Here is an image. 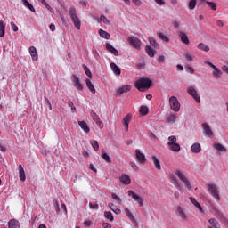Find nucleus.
Segmentation results:
<instances>
[{
	"instance_id": "1",
	"label": "nucleus",
	"mask_w": 228,
	"mask_h": 228,
	"mask_svg": "<svg viewBox=\"0 0 228 228\" xmlns=\"http://www.w3.org/2000/svg\"><path fill=\"white\" fill-rule=\"evenodd\" d=\"M152 86V80L149 78H140L135 82V88L139 90V92H145V90H149Z\"/></svg>"
},
{
	"instance_id": "2",
	"label": "nucleus",
	"mask_w": 228,
	"mask_h": 228,
	"mask_svg": "<svg viewBox=\"0 0 228 228\" xmlns=\"http://www.w3.org/2000/svg\"><path fill=\"white\" fill-rule=\"evenodd\" d=\"M208 192L213 199H216L218 202L220 200V191H218V187L215 183H207Z\"/></svg>"
},
{
	"instance_id": "3",
	"label": "nucleus",
	"mask_w": 228,
	"mask_h": 228,
	"mask_svg": "<svg viewBox=\"0 0 228 228\" xmlns=\"http://www.w3.org/2000/svg\"><path fill=\"white\" fill-rule=\"evenodd\" d=\"M71 20L77 29H81V20H79V17H77V13L76 12V8L70 7L69 12Z\"/></svg>"
},
{
	"instance_id": "4",
	"label": "nucleus",
	"mask_w": 228,
	"mask_h": 228,
	"mask_svg": "<svg viewBox=\"0 0 228 228\" xmlns=\"http://www.w3.org/2000/svg\"><path fill=\"white\" fill-rule=\"evenodd\" d=\"M175 175L177 177H179L180 181L183 182L187 190H191V184L190 183V181H188V178H186L184 175V172L181 171V169H177Z\"/></svg>"
},
{
	"instance_id": "5",
	"label": "nucleus",
	"mask_w": 228,
	"mask_h": 228,
	"mask_svg": "<svg viewBox=\"0 0 228 228\" xmlns=\"http://www.w3.org/2000/svg\"><path fill=\"white\" fill-rule=\"evenodd\" d=\"M169 104L173 111L177 112L181 110V103H179V100H177V97L175 96H171L169 98Z\"/></svg>"
},
{
	"instance_id": "6",
	"label": "nucleus",
	"mask_w": 228,
	"mask_h": 228,
	"mask_svg": "<svg viewBox=\"0 0 228 228\" xmlns=\"http://www.w3.org/2000/svg\"><path fill=\"white\" fill-rule=\"evenodd\" d=\"M187 94H189V95H191V97H192L194 99V101H196V102H198V104H200V95H199V93H197V89H195V87L189 86L187 88Z\"/></svg>"
},
{
	"instance_id": "7",
	"label": "nucleus",
	"mask_w": 228,
	"mask_h": 228,
	"mask_svg": "<svg viewBox=\"0 0 228 228\" xmlns=\"http://www.w3.org/2000/svg\"><path fill=\"white\" fill-rule=\"evenodd\" d=\"M205 64L208 65V67H211V69H214L213 77H215V79H220V77H222V70H220V69L216 68V66H215V64H213L212 62H209V61H205Z\"/></svg>"
},
{
	"instance_id": "8",
	"label": "nucleus",
	"mask_w": 228,
	"mask_h": 228,
	"mask_svg": "<svg viewBox=\"0 0 228 228\" xmlns=\"http://www.w3.org/2000/svg\"><path fill=\"white\" fill-rule=\"evenodd\" d=\"M128 197H132L135 202H137L139 208L143 206V199L140 197L138 194L134 193L133 191H128Z\"/></svg>"
},
{
	"instance_id": "9",
	"label": "nucleus",
	"mask_w": 228,
	"mask_h": 228,
	"mask_svg": "<svg viewBox=\"0 0 228 228\" xmlns=\"http://www.w3.org/2000/svg\"><path fill=\"white\" fill-rule=\"evenodd\" d=\"M128 43L134 49H140V45H142V42L136 37H128Z\"/></svg>"
},
{
	"instance_id": "10",
	"label": "nucleus",
	"mask_w": 228,
	"mask_h": 228,
	"mask_svg": "<svg viewBox=\"0 0 228 228\" xmlns=\"http://www.w3.org/2000/svg\"><path fill=\"white\" fill-rule=\"evenodd\" d=\"M91 117L95 124H97L98 127H100V129H102V127H104V125L101 122V118H99V115L94 112V110L91 111Z\"/></svg>"
},
{
	"instance_id": "11",
	"label": "nucleus",
	"mask_w": 228,
	"mask_h": 228,
	"mask_svg": "<svg viewBox=\"0 0 228 228\" xmlns=\"http://www.w3.org/2000/svg\"><path fill=\"white\" fill-rule=\"evenodd\" d=\"M72 81L75 88L78 89L80 92L83 91V85L79 81V77H77V76L73 75Z\"/></svg>"
},
{
	"instance_id": "12",
	"label": "nucleus",
	"mask_w": 228,
	"mask_h": 228,
	"mask_svg": "<svg viewBox=\"0 0 228 228\" xmlns=\"http://www.w3.org/2000/svg\"><path fill=\"white\" fill-rule=\"evenodd\" d=\"M202 127H203V131L205 133V136L211 138V136H213V131L211 130V127H209V125L208 123H204L202 125Z\"/></svg>"
},
{
	"instance_id": "13",
	"label": "nucleus",
	"mask_w": 228,
	"mask_h": 228,
	"mask_svg": "<svg viewBox=\"0 0 228 228\" xmlns=\"http://www.w3.org/2000/svg\"><path fill=\"white\" fill-rule=\"evenodd\" d=\"M119 181H121V183L126 185L131 184V177L129 175L122 174L119 177Z\"/></svg>"
},
{
	"instance_id": "14",
	"label": "nucleus",
	"mask_w": 228,
	"mask_h": 228,
	"mask_svg": "<svg viewBox=\"0 0 228 228\" xmlns=\"http://www.w3.org/2000/svg\"><path fill=\"white\" fill-rule=\"evenodd\" d=\"M105 47H106L107 51H109V53H111L112 54H114V56H118V51L113 45H111V44L106 43Z\"/></svg>"
},
{
	"instance_id": "15",
	"label": "nucleus",
	"mask_w": 228,
	"mask_h": 228,
	"mask_svg": "<svg viewBox=\"0 0 228 228\" xmlns=\"http://www.w3.org/2000/svg\"><path fill=\"white\" fill-rule=\"evenodd\" d=\"M19 177L20 181H21L22 183L26 181V171H24V167H22V165L19 166Z\"/></svg>"
},
{
	"instance_id": "16",
	"label": "nucleus",
	"mask_w": 228,
	"mask_h": 228,
	"mask_svg": "<svg viewBox=\"0 0 228 228\" xmlns=\"http://www.w3.org/2000/svg\"><path fill=\"white\" fill-rule=\"evenodd\" d=\"M191 152H193V154H199V152L202 151V147L200 146V143L195 142L194 144L191 145Z\"/></svg>"
},
{
	"instance_id": "17",
	"label": "nucleus",
	"mask_w": 228,
	"mask_h": 228,
	"mask_svg": "<svg viewBox=\"0 0 228 228\" xmlns=\"http://www.w3.org/2000/svg\"><path fill=\"white\" fill-rule=\"evenodd\" d=\"M29 53L34 61H37V60H38V53H37V48L35 46L29 47Z\"/></svg>"
},
{
	"instance_id": "18",
	"label": "nucleus",
	"mask_w": 228,
	"mask_h": 228,
	"mask_svg": "<svg viewBox=\"0 0 228 228\" xmlns=\"http://www.w3.org/2000/svg\"><path fill=\"white\" fill-rule=\"evenodd\" d=\"M178 37L181 38V41L183 42V44H185L186 45L190 44V39L188 38V36L186 35V33L181 31L179 32Z\"/></svg>"
},
{
	"instance_id": "19",
	"label": "nucleus",
	"mask_w": 228,
	"mask_h": 228,
	"mask_svg": "<svg viewBox=\"0 0 228 228\" xmlns=\"http://www.w3.org/2000/svg\"><path fill=\"white\" fill-rule=\"evenodd\" d=\"M130 90H131V86H124L119 87L117 90V94H118V95H122V94L130 92Z\"/></svg>"
},
{
	"instance_id": "20",
	"label": "nucleus",
	"mask_w": 228,
	"mask_h": 228,
	"mask_svg": "<svg viewBox=\"0 0 228 228\" xmlns=\"http://www.w3.org/2000/svg\"><path fill=\"white\" fill-rule=\"evenodd\" d=\"M135 156L140 163H143L145 161V155L142 153L139 149L135 150Z\"/></svg>"
},
{
	"instance_id": "21",
	"label": "nucleus",
	"mask_w": 228,
	"mask_h": 228,
	"mask_svg": "<svg viewBox=\"0 0 228 228\" xmlns=\"http://www.w3.org/2000/svg\"><path fill=\"white\" fill-rule=\"evenodd\" d=\"M8 227L9 228H19V227H20V224L19 223V221H17V219H11L8 222Z\"/></svg>"
},
{
	"instance_id": "22",
	"label": "nucleus",
	"mask_w": 228,
	"mask_h": 228,
	"mask_svg": "<svg viewBox=\"0 0 228 228\" xmlns=\"http://www.w3.org/2000/svg\"><path fill=\"white\" fill-rule=\"evenodd\" d=\"M129 122H131V114H127L124 118H123V124L126 127V131H129Z\"/></svg>"
},
{
	"instance_id": "23",
	"label": "nucleus",
	"mask_w": 228,
	"mask_h": 228,
	"mask_svg": "<svg viewBox=\"0 0 228 228\" xmlns=\"http://www.w3.org/2000/svg\"><path fill=\"white\" fill-rule=\"evenodd\" d=\"M110 69L116 76H120L121 74L120 68H118V66H117L115 62L110 63Z\"/></svg>"
},
{
	"instance_id": "24",
	"label": "nucleus",
	"mask_w": 228,
	"mask_h": 228,
	"mask_svg": "<svg viewBox=\"0 0 228 228\" xmlns=\"http://www.w3.org/2000/svg\"><path fill=\"white\" fill-rule=\"evenodd\" d=\"M78 126H80L81 129H83L85 133H90V127L85 121H78Z\"/></svg>"
},
{
	"instance_id": "25",
	"label": "nucleus",
	"mask_w": 228,
	"mask_h": 228,
	"mask_svg": "<svg viewBox=\"0 0 228 228\" xmlns=\"http://www.w3.org/2000/svg\"><path fill=\"white\" fill-rule=\"evenodd\" d=\"M151 159L155 165V168H157V170H160L161 169V162H159V159H158V157H156V155H153L151 157Z\"/></svg>"
},
{
	"instance_id": "26",
	"label": "nucleus",
	"mask_w": 228,
	"mask_h": 228,
	"mask_svg": "<svg viewBox=\"0 0 228 228\" xmlns=\"http://www.w3.org/2000/svg\"><path fill=\"white\" fill-rule=\"evenodd\" d=\"M176 213L181 216L182 220H186V213L184 212V208L182 207H177Z\"/></svg>"
},
{
	"instance_id": "27",
	"label": "nucleus",
	"mask_w": 228,
	"mask_h": 228,
	"mask_svg": "<svg viewBox=\"0 0 228 228\" xmlns=\"http://www.w3.org/2000/svg\"><path fill=\"white\" fill-rule=\"evenodd\" d=\"M213 147L216 149V151H219V152H227V148H225L221 143H215Z\"/></svg>"
},
{
	"instance_id": "28",
	"label": "nucleus",
	"mask_w": 228,
	"mask_h": 228,
	"mask_svg": "<svg viewBox=\"0 0 228 228\" xmlns=\"http://www.w3.org/2000/svg\"><path fill=\"white\" fill-rule=\"evenodd\" d=\"M99 35L100 37H102V38H105V40H110V38H111V36L110 35V33H108L106 30H103V29L99 30Z\"/></svg>"
},
{
	"instance_id": "29",
	"label": "nucleus",
	"mask_w": 228,
	"mask_h": 228,
	"mask_svg": "<svg viewBox=\"0 0 228 228\" xmlns=\"http://www.w3.org/2000/svg\"><path fill=\"white\" fill-rule=\"evenodd\" d=\"M6 34V24L4 21H0V37H4Z\"/></svg>"
},
{
	"instance_id": "30",
	"label": "nucleus",
	"mask_w": 228,
	"mask_h": 228,
	"mask_svg": "<svg viewBox=\"0 0 228 228\" xmlns=\"http://www.w3.org/2000/svg\"><path fill=\"white\" fill-rule=\"evenodd\" d=\"M23 5L26 6V8H28V10H30V12H33V13H35V12H37V10H35V7L33 6V4H31L29 3V1L28 0H22Z\"/></svg>"
},
{
	"instance_id": "31",
	"label": "nucleus",
	"mask_w": 228,
	"mask_h": 228,
	"mask_svg": "<svg viewBox=\"0 0 228 228\" xmlns=\"http://www.w3.org/2000/svg\"><path fill=\"white\" fill-rule=\"evenodd\" d=\"M190 200L195 206V208H197L199 209V211H200V213L203 212L202 206H200V204L195 200V198L191 197Z\"/></svg>"
},
{
	"instance_id": "32",
	"label": "nucleus",
	"mask_w": 228,
	"mask_h": 228,
	"mask_svg": "<svg viewBox=\"0 0 228 228\" xmlns=\"http://www.w3.org/2000/svg\"><path fill=\"white\" fill-rule=\"evenodd\" d=\"M125 214L126 215V216H128L129 220L133 222V224L136 222L134 216H133V213H131V210H129V208H125Z\"/></svg>"
},
{
	"instance_id": "33",
	"label": "nucleus",
	"mask_w": 228,
	"mask_h": 228,
	"mask_svg": "<svg viewBox=\"0 0 228 228\" xmlns=\"http://www.w3.org/2000/svg\"><path fill=\"white\" fill-rule=\"evenodd\" d=\"M145 51H146L148 56H150V58H154L156 52L154 51V49H152V47L147 45L145 48Z\"/></svg>"
},
{
	"instance_id": "34",
	"label": "nucleus",
	"mask_w": 228,
	"mask_h": 228,
	"mask_svg": "<svg viewBox=\"0 0 228 228\" xmlns=\"http://www.w3.org/2000/svg\"><path fill=\"white\" fill-rule=\"evenodd\" d=\"M198 49H200V51H204L205 53L209 52V46L204 43H200L198 45Z\"/></svg>"
},
{
	"instance_id": "35",
	"label": "nucleus",
	"mask_w": 228,
	"mask_h": 228,
	"mask_svg": "<svg viewBox=\"0 0 228 228\" xmlns=\"http://www.w3.org/2000/svg\"><path fill=\"white\" fill-rule=\"evenodd\" d=\"M86 86L90 90L91 93L95 94V87L94 86V84H92V81L90 79L86 80Z\"/></svg>"
},
{
	"instance_id": "36",
	"label": "nucleus",
	"mask_w": 228,
	"mask_h": 228,
	"mask_svg": "<svg viewBox=\"0 0 228 228\" xmlns=\"http://www.w3.org/2000/svg\"><path fill=\"white\" fill-rule=\"evenodd\" d=\"M170 151H173V152H179L181 151V145L179 143L175 142V144H171L169 146Z\"/></svg>"
},
{
	"instance_id": "37",
	"label": "nucleus",
	"mask_w": 228,
	"mask_h": 228,
	"mask_svg": "<svg viewBox=\"0 0 228 228\" xmlns=\"http://www.w3.org/2000/svg\"><path fill=\"white\" fill-rule=\"evenodd\" d=\"M157 35L160 40H163L167 43L170 42V38H168V37H167V35L163 34L162 32H157Z\"/></svg>"
},
{
	"instance_id": "38",
	"label": "nucleus",
	"mask_w": 228,
	"mask_h": 228,
	"mask_svg": "<svg viewBox=\"0 0 228 228\" xmlns=\"http://www.w3.org/2000/svg\"><path fill=\"white\" fill-rule=\"evenodd\" d=\"M175 143H177V137H175V135L169 136L167 142L168 147H170V145H174Z\"/></svg>"
},
{
	"instance_id": "39",
	"label": "nucleus",
	"mask_w": 228,
	"mask_h": 228,
	"mask_svg": "<svg viewBox=\"0 0 228 228\" xmlns=\"http://www.w3.org/2000/svg\"><path fill=\"white\" fill-rule=\"evenodd\" d=\"M149 42L152 47H155V49H159V44L156 42V39L154 37H149Z\"/></svg>"
},
{
	"instance_id": "40",
	"label": "nucleus",
	"mask_w": 228,
	"mask_h": 228,
	"mask_svg": "<svg viewBox=\"0 0 228 228\" xmlns=\"http://www.w3.org/2000/svg\"><path fill=\"white\" fill-rule=\"evenodd\" d=\"M140 113L141 115H142L143 117L145 115H147L149 113V107L145 106V105H142L141 106L140 108Z\"/></svg>"
},
{
	"instance_id": "41",
	"label": "nucleus",
	"mask_w": 228,
	"mask_h": 228,
	"mask_svg": "<svg viewBox=\"0 0 228 228\" xmlns=\"http://www.w3.org/2000/svg\"><path fill=\"white\" fill-rule=\"evenodd\" d=\"M90 143H91L94 151H99V142L97 141L92 140V141H90Z\"/></svg>"
},
{
	"instance_id": "42",
	"label": "nucleus",
	"mask_w": 228,
	"mask_h": 228,
	"mask_svg": "<svg viewBox=\"0 0 228 228\" xmlns=\"http://www.w3.org/2000/svg\"><path fill=\"white\" fill-rule=\"evenodd\" d=\"M102 158L107 162V163H111V158H110V155L106 153L105 151L102 152Z\"/></svg>"
},
{
	"instance_id": "43",
	"label": "nucleus",
	"mask_w": 228,
	"mask_h": 228,
	"mask_svg": "<svg viewBox=\"0 0 228 228\" xmlns=\"http://www.w3.org/2000/svg\"><path fill=\"white\" fill-rule=\"evenodd\" d=\"M84 71L86 72V76L92 79V72L90 71V69L86 65H83Z\"/></svg>"
},
{
	"instance_id": "44",
	"label": "nucleus",
	"mask_w": 228,
	"mask_h": 228,
	"mask_svg": "<svg viewBox=\"0 0 228 228\" xmlns=\"http://www.w3.org/2000/svg\"><path fill=\"white\" fill-rule=\"evenodd\" d=\"M104 216L107 220H110V222H113V214H111V212H104Z\"/></svg>"
},
{
	"instance_id": "45",
	"label": "nucleus",
	"mask_w": 228,
	"mask_h": 228,
	"mask_svg": "<svg viewBox=\"0 0 228 228\" xmlns=\"http://www.w3.org/2000/svg\"><path fill=\"white\" fill-rule=\"evenodd\" d=\"M196 6H197V0H191L189 3L190 10H195Z\"/></svg>"
},
{
	"instance_id": "46",
	"label": "nucleus",
	"mask_w": 228,
	"mask_h": 228,
	"mask_svg": "<svg viewBox=\"0 0 228 228\" xmlns=\"http://www.w3.org/2000/svg\"><path fill=\"white\" fill-rule=\"evenodd\" d=\"M206 3L208 4V6H209V8H211V10L216 12V4H215V2L207 1Z\"/></svg>"
},
{
	"instance_id": "47",
	"label": "nucleus",
	"mask_w": 228,
	"mask_h": 228,
	"mask_svg": "<svg viewBox=\"0 0 228 228\" xmlns=\"http://www.w3.org/2000/svg\"><path fill=\"white\" fill-rule=\"evenodd\" d=\"M100 20H102V22L103 24H110V20H108V18H106V16H104V14H102L100 16Z\"/></svg>"
},
{
	"instance_id": "48",
	"label": "nucleus",
	"mask_w": 228,
	"mask_h": 228,
	"mask_svg": "<svg viewBox=\"0 0 228 228\" xmlns=\"http://www.w3.org/2000/svg\"><path fill=\"white\" fill-rule=\"evenodd\" d=\"M111 197L113 200H117L118 204H122V200H120V197H118L117 194L112 193Z\"/></svg>"
},
{
	"instance_id": "49",
	"label": "nucleus",
	"mask_w": 228,
	"mask_h": 228,
	"mask_svg": "<svg viewBox=\"0 0 228 228\" xmlns=\"http://www.w3.org/2000/svg\"><path fill=\"white\" fill-rule=\"evenodd\" d=\"M90 209H99V204L95 202H90L89 203Z\"/></svg>"
},
{
	"instance_id": "50",
	"label": "nucleus",
	"mask_w": 228,
	"mask_h": 228,
	"mask_svg": "<svg viewBox=\"0 0 228 228\" xmlns=\"http://www.w3.org/2000/svg\"><path fill=\"white\" fill-rule=\"evenodd\" d=\"M68 106L71 108L72 112H76V107L74 106V102L72 101L68 102Z\"/></svg>"
},
{
	"instance_id": "51",
	"label": "nucleus",
	"mask_w": 228,
	"mask_h": 228,
	"mask_svg": "<svg viewBox=\"0 0 228 228\" xmlns=\"http://www.w3.org/2000/svg\"><path fill=\"white\" fill-rule=\"evenodd\" d=\"M167 121L171 124H174L175 122V115L172 114L167 118Z\"/></svg>"
},
{
	"instance_id": "52",
	"label": "nucleus",
	"mask_w": 228,
	"mask_h": 228,
	"mask_svg": "<svg viewBox=\"0 0 228 228\" xmlns=\"http://www.w3.org/2000/svg\"><path fill=\"white\" fill-rule=\"evenodd\" d=\"M158 63H163L165 61V56L159 55L157 59Z\"/></svg>"
},
{
	"instance_id": "53",
	"label": "nucleus",
	"mask_w": 228,
	"mask_h": 228,
	"mask_svg": "<svg viewBox=\"0 0 228 228\" xmlns=\"http://www.w3.org/2000/svg\"><path fill=\"white\" fill-rule=\"evenodd\" d=\"M130 165H131L132 168L134 170H135V172H137V170L140 169V167H138V166L135 163H134V162H131Z\"/></svg>"
},
{
	"instance_id": "54",
	"label": "nucleus",
	"mask_w": 228,
	"mask_h": 228,
	"mask_svg": "<svg viewBox=\"0 0 228 228\" xmlns=\"http://www.w3.org/2000/svg\"><path fill=\"white\" fill-rule=\"evenodd\" d=\"M185 59L187 61H193V57L190 53L185 54Z\"/></svg>"
},
{
	"instance_id": "55",
	"label": "nucleus",
	"mask_w": 228,
	"mask_h": 228,
	"mask_svg": "<svg viewBox=\"0 0 228 228\" xmlns=\"http://www.w3.org/2000/svg\"><path fill=\"white\" fill-rule=\"evenodd\" d=\"M11 27L12 28L13 31H19V27H17L13 21L11 22Z\"/></svg>"
},
{
	"instance_id": "56",
	"label": "nucleus",
	"mask_w": 228,
	"mask_h": 228,
	"mask_svg": "<svg viewBox=\"0 0 228 228\" xmlns=\"http://www.w3.org/2000/svg\"><path fill=\"white\" fill-rule=\"evenodd\" d=\"M186 71L189 72V74H194L195 73V69H193V68H191V67L186 68Z\"/></svg>"
},
{
	"instance_id": "57",
	"label": "nucleus",
	"mask_w": 228,
	"mask_h": 228,
	"mask_svg": "<svg viewBox=\"0 0 228 228\" xmlns=\"http://www.w3.org/2000/svg\"><path fill=\"white\" fill-rule=\"evenodd\" d=\"M45 100L46 101V104L49 108V110H53V105H51V102H49V99H47V97H45Z\"/></svg>"
},
{
	"instance_id": "58",
	"label": "nucleus",
	"mask_w": 228,
	"mask_h": 228,
	"mask_svg": "<svg viewBox=\"0 0 228 228\" xmlns=\"http://www.w3.org/2000/svg\"><path fill=\"white\" fill-rule=\"evenodd\" d=\"M155 3H157V4H159V6H163V4H165L164 0H155Z\"/></svg>"
},
{
	"instance_id": "59",
	"label": "nucleus",
	"mask_w": 228,
	"mask_h": 228,
	"mask_svg": "<svg viewBox=\"0 0 228 228\" xmlns=\"http://www.w3.org/2000/svg\"><path fill=\"white\" fill-rule=\"evenodd\" d=\"M133 3H134L136 6H142V2L140 0H133Z\"/></svg>"
},
{
	"instance_id": "60",
	"label": "nucleus",
	"mask_w": 228,
	"mask_h": 228,
	"mask_svg": "<svg viewBox=\"0 0 228 228\" xmlns=\"http://www.w3.org/2000/svg\"><path fill=\"white\" fill-rule=\"evenodd\" d=\"M89 168H90V170H93V172L97 173V168H95V167H94V164H90Z\"/></svg>"
},
{
	"instance_id": "61",
	"label": "nucleus",
	"mask_w": 228,
	"mask_h": 228,
	"mask_svg": "<svg viewBox=\"0 0 228 228\" xmlns=\"http://www.w3.org/2000/svg\"><path fill=\"white\" fill-rule=\"evenodd\" d=\"M102 225L103 228H111V225L110 224V223H103Z\"/></svg>"
},
{
	"instance_id": "62",
	"label": "nucleus",
	"mask_w": 228,
	"mask_h": 228,
	"mask_svg": "<svg viewBox=\"0 0 228 228\" xmlns=\"http://www.w3.org/2000/svg\"><path fill=\"white\" fill-rule=\"evenodd\" d=\"M49 28H50L51 31H56V26L54 24H53V23L50 24Z\"/></svg>"
},
{
	"instance_id": "63",
	"label": "nucleus",
	"mask_w": 228,
	"mask_h": 228,
	"mask_svg": "<svg viewBox=\"0 0 228 228\" xmlns=\"http://www.w3.org/2000/svg\"><path fill=\"white\" fill-rule=\"evenodd\" d=\"M84 225H85L86 227H90V225H92V221H86V222L84 223Z\"/></svg>"
},
{
	"instance_id": "64",
	"label": "nucleus",
	"mask_w": 228,
	"mask_h": 228,
	"mask_svg": "<svg viewBox=\"0 0 228 228\" xmlns=\"http://www.w3.org/2000/svg\"><path fill=\"white\" fill-rule=\"evenodd\" d=\"M61 209H63L64 213H67V206L64 203L61 204Z\"/></svg>"
}]
</instances>
